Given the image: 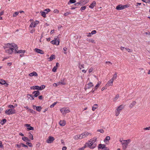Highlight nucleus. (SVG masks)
<instances>
[{"mask_svg": "<svg viewBox=\"0 0 150 150\" xmlns=\"http://www.w3.org/2000/svg\"><path fill=\"white\" fill-rule=\"evenodd\" d=\"M100 86L99 85H98V84H97L95 86V90H96Z\"/></svg>", "mask_w": 150, "mask_h": 150, "instance_id": "680f3d73", "label": "nucleus"}, {"mask_svg": "<svg viewBox=\"0 0 150 150\" xmlns=\"http://www.w3.org/2000/svg\"><path fill=\"white\" fill-rule=\"evenodd\" d=\"M29 138L31 139V140H33V135L32 134H30L29 136Z\"/></svg>", "mask_w": 150, "mask_h": 150, "instance_id": "37998d69", "label": "nucleus"}, {"mask_svg": "<svg viewBox=\"0 0 150 150\" xmlns=\"http://www.w3.org/2000/svg\"><path fill=\"white\" fill-rule=\"evenodd\" d=\"M18 13L19 12H15L13 14V17H15L18 15Z\"/></svg>", "mask_w": 150, "mask_h": 150, "instance_id": "ea45409f", "label": "nucleus"}, {"mask_svg": "<svg viewBox=\"0 0 150 150\" xmlns=\"http://www.w3.org/2000/svg\"><path fill=\"white\" fill-rule=\"evenodd\" d=\"M79 2H80L81 4L80 5H81V6L86 4L87 2L85 0H81L79 1Z\"/></svg>", "mask_w": 150, "mask_h": 150, "instance_id": "7c9ffc66", "label": "nucleus"}, {"mask_svg": "<svg viewBox=\"0 0 150 150\" xmlns=\"http://www.w3.org/2000/svg\"><path fill=\"white\" fill-rule=\"evenodd\" d=\"M32 93L34 94L35 97H36L40 95V93L39 91H33Z\"/></svg>", "mask_w": 150, "mask_h": 150, "instance_id": "dca6fc26", "label": "nucleus"}, {"mask_svg": "<svg viewBox=\"0 0 150 150\" xmlns=\"http://www.w3.org/2000/svg\"><path fill=\"white\" fill-rule=\"evenodd\" d=\"M55 59V56L54 55H51L50 57L48 58V59H49V61H52L54 59Z\"/></svg>", "mask_w": 150, "mask_h": 150, "instance_id": "393cba45", "label": "nucleus"}, {"mask_svg": "<svg viewBox=\"0 0 150 150\" xmlns=\"http://www.w3.org/2000/svg\"><path fill=\"white\" fill-rule=\"evenodd\" d=\"M96 30H93L91 32V34L92 35H93L94 34H95L96 33Z\"/></svg>", "mask_w": 150, "mask_h": 150, "instance_id": "4d7b16f0", "label": "nucleus"}, {"mask_svg": "<svg viewBox=\"0 0 150 150\" xmlns=\"http://www.w3.org/2000/svg\"><path fill=\"white\" fill-rule=\"evenodd\" d=\"M80 134L82 139L86 137L89 135H91V133L87 132H85Z\"/></svg>", "mask_w": 150, "mask_h": 150, "instance_id": "6e6552de", "label": "nucleus"}, {"mask_svg": "<svg viewBox=\"0 0 150 150\" xmlns=\"http://www.w3.org/2000/svg\"><path fill=\"white\" fill-rule=\"evenodd\" d=\"M79 67L80 69H81L82 68H84V64H81L80 63L79 64Z\"/></svg>", "mask_w": 150, "mask_h": 150, "instance_id": "72a5a7b5", "label": "nucleus"}, {"mask_svg": "<svg viewBox=\"0 0 150 150\" xmlns=\"http://www.w3.org/2000/svg\"><path fill=\"white\" fill-rule=\"evenodd\" d=\"M63 49L65 51L64 52V53L65 54H67V52H66V51L67 50V48L66 47H64L63 48Z\"/></svg>", "mask_w": 150, "mask_h": 150, "instance_id": "3c124183", "label": "nucleus"}, {"mask_svg": "<svg viewBox=\"0 0 150 150\" xmlns=\"http://www.w3.org/2000/svg\"><path fill=\"white\" fill-rule=\"evenodd\" d=\"M106 140L108 141L110 139V137L108 136H107L105 139Z\"/></svg>", "mask_w": 150, "mask_h": 150, "instance_id": "13d9d810", "label": "nucleus"}, {"mask_svg": "<svg viewBox=\"0 0 150 150\" xmlns=\"http://www.w3.org/2000/svg\"><path fill=\"white\" fill-rule=\"evenodd\" d=\"M29 110L30 111V113H35V111H34L33 110L31 109H30Z\"/></svg>", "mask_w": 150, "mask_h": 150, "instance_id": "6e6d98bb", "label": "nucleus"}, {"mask_svg": "<svg viewBox=\"0 0 150 150\" xmlns=\"http://www.w3.org/2000/svg\"><path fill=\"white\" fill-rule=\"evenodd\" d=\"M126 5H119L117 6L116 9L118 10H120L125 8L127 7Z\"/></svg>", "mask_w": 150, "mask_h": 150, "instance_id": "0eeeda50", "label": "nucleus"}, {"mask_svg": "<svg viewBox=\"0 0 150 150\" xmlns=\"http://www.w3.org/2000/svg\"><path fill=\"white\" fill-rule=\"evenodd\" d=\"M7 115L12 114L15 113V110L14 109H9L6 110L5 112Z\"/></svg>", "mask_w": 150, "mask_h": 150, "instance_id": "423d86ee", "label": "nucleus"}, {"mask_svg": "<svg viewBox=\"0 0 150 150\" xmlns=\"http://www.w3.org/2000/svg\"><path fill=\"white\" fill-rule=\"evenodd\" d=\"M136 103V102L135 101H133L129 105V107L130 108H132L134 105Z\"/></svg>", "mask_w": 150, "mask_h": 150, "instance_id": "cd10ccee", "label": "nucleus"}, {"mask_svg": "<svg viewBox=\"0 0 150 150\" xmlns=\"http://www.w3.org/2000/svg\"><path fill=\"white\" fill-rule=\"evenodd\" d=\"M30 125L29 124H25V126L27 127V129L28 130H33L34 128L31 126H30Z\"/></svg>", "mask_w": 150, "mask_h": 150, "instance_id": "ddd939ff", "label": "nucleus"}, {"mask_svg": "<svg viewBox=\"0 0 150 150\" xmlns=\"http://www.w3.org/2000/svg\"><path fill=\"white\" fill-rule=\"evenodd\" d=\"M6 119H4L2 120L1 122V125H3L6 122Z\"/></svg>", "mask_w": 150, "mask_h": 150, "instance_id": "4c0bfd02", "label": "nucleus"}, {"mask_svg": "<svg viewBox=\"0 0 150 150\" xmlns=\"http://www.w3.org/2000/svg\"><path fill=\"white\" fill-rule=\"evenodd\" d=\"M60 125L61 126H64L66 124V122L64 120H61L59 122Z\"/></svg>", "mask_w": 150, "mask_h": 150, "instance_id": "6ab92c4d", "label": "nucleus"}, {"mask_svg": "<svg viewBox=\"0 0 150 150\" xmlns=\"http://www.w3.org/2000/svg\"><path fill=\"white\" fill-rule=\"evenodd\" d=\"M8 107L11 108V109H14V106L12 105H9L8 106Z\"/></svg>", "mask_w": 150, "mask_h": 150, "instance_id": "864d4df0", "label": "nucleus"}, {"mask_svg": "<svg viewBox=\"0 0 150 150\" xmlns=\"http://www.w3.org/2000/svg\"><path fill=\"white\" fill-rule=\"evenodd\" d=\"M113 81L112 79H110L106 84V86H112L113 84Z\"/></svg>", "mask_w": 150, "mask_h": 150, "instance_id": "4468645a", "label": "nucleus"}, {"mask_svg": "<svg viewBox=\"0 0 150 150\" xmlns=\"http://www.w3.org/2000/svg\"><path fill=\"white\" fill-rule=\"evenodd\" d=\"M29 76H37L38 74L35 71H34L29 74Z\"/></svg>", "mask_w": 150, "mask_h": 150, "instance_id": "b1692460", "label": "nucleus"}, {"mask_svg": "<svg viewBox=\"0 0 150 150\" xmlns=\"http://www.w3.org/2000/svg\"><path fill=\"white\" fill-rule=\"evenodd\" d=\"M40 13H41V16L45 18L46 17V12H45L44 10L43 11H40Z\"/></svg>", "mask_w": 150, "mask_h": 150, "instance_id": "c756f323", "label": "nucleus"}, {"mask_svg": "<svg viewBox=\"0 0 150 150\" xmlns=\"http://www.w3.org/2000/svg\"><path fill=\"white\" fill-rule=\"evenodd\" d=\"M74 139L75 140L81 139V134H78L74 136L73 137Z\"/></svg>", "mask_w": 150, "mask_h": 150, "instance_id": "2eb2a0df", "label": "nucleus"}, {"mask_svg": "<svg viewBox=\"0 0 150 150\" xmlns=\"http://www.w3.org/2000/svg\"><path fill=\"white\" fill-rule=\"evenodd\" d=\"M39 23V21H35L32 22L31 23L30 25V27L33 28L35 27L36 25Z\"/></svg>", "mask_w": 150, "mask_h": 150, "instance_id": "9d476101", "label": "nucleus"}, {"mask_svg": "<svg viewBox=\"0 0 150 150\" xmlns=\"http://www.w3.org/2000/svg\"><path fill=\"white\" fill-rule=\"evenodd\" d=\"M0 83L2 85L6 84V86H7L8 85V83H6L5 81L2 79H0Z\"/></svg>", "mask_w": 150, "mask_h": 150, "instance_id": "f3484780", "label": "nucleus"}, {"mask_svg": "<svg viewBox=\"0 0 150 150\" xmlns=\"http://www.w3.org/2000/svg\"><path fill=\"white\" fill-rule=\"evenodd\" d=\"M96 4V1H93V2L89 6V7L91 8H93L95 6Z\"/></svg>", "mask_w": 150, "mask_h": 150, "instance_id": "a211bd4d", "label": "nucleus"}, {"mask_svg": "<svg viewBox=\"0 0 150 150\" xmlns=\"http://www.w3.org/2000/svg\"><path fill=\"white\" fill-rule=\"evenodd\" d=\"M28 96H30L31 97V98L30 99V100H33L34 99V96H33V95H28Z\"/></svg>", "mask_w": 150, "mask_h": 150, "instance_id": "de8ad7c7", "label": "nucleus"}, {"mask_svg": "<svg viewBox=\"0 0 150 150\" xmlns=\"http://www.w3.org/2000/svg\"><path fill=\"white\" fill-rule=\"evenodd\" d=\"M119 95H117L113 99V100L114 101H116L117 99L119 98Z\"/></svg>", "mask_w": 150, "mask_h": 150, "instance_id": "79ce46f5", "label": "nucleus"}, {"mask_svg": "<svg viewBox=\"0 0 150 150\" xmlns=\"http://www.w3.org/2000/svg\"><path fill=\"white\" fill-rule=\"evenodd\" d=\"M54 140V138L50 136L46 141L47 143H50L52 142Z\"/></svg>", "mask_w": 150, "mask_h": 150, "instance_id": "9b49d317", "label": "nucleus"}, {"mask_svg": "<svg viewBox=\"0 0 150 150\" xmlns=\"http://www.w3.org/2000/svg\"><path fill=\"white\" fill-rule=\"evenodd\" d=\"M54 13H59V11L57 9H56L54 10Z\"/></svg>", "mask_w": 150, "mask_h": 150, "instance_id": "338daca9", "label": "nucleus"}, {"mask_svg": "<svg viewBox=\"0 0 150 150\" xmlns=\"http://www.w3.org/2000/svg\"><path fill=\"white\" fill-rule=\"evenodd\" d=\"M105 63L108 64L109 66L112 65V63L109 61H107L105 62Z\"/></svg>", "mask_w": 150, "mask_h": 150, "instance_id": "8fccbe9b", "label": "nucleus"}, {"mask_svg": "<svg viewBox=\"0 0 150 150\" xmlns=\"http://www.w3.org/2000/svg\"><path fill=\"white\" fill-rule=\"evenodd\" d=\"M45 12H46V13H48L50 11V9L47 8L44 10Z\"/></svg>", "mask_w": 150, "mask_h": 150, "instance_id": "a18cd8bd", "label": "nucleus"}, {"mask_svg": "<svg viewBox=\"0 0 150 150\" xmlns=\"http://www.w3.org/2000/svg\"><path fill=\"white\" fill-rule=\"evenodd\" d=\"M51 43L53 44L57 45H58L59 43V40H57V38H54V40L51 41Z\"/></svg>", "mask_w": 150, "mask_h": 150, "instance_id": "1a4fd4ad", "label": "nucleus"}, {"mask_svg": "<svg viewBox=\"0 0 150 150\" xmlns=\"http://www.w3.org/2000/svg\"><path fill=\"white\" fill-rule=\"evenodd\" d=\"M123 108L124 106L122 105H121L117 107L115 110V115L116 116L119 115L120 111L123 109Z\"/></svg>", "mask_w": 150, "mask_h": 150, "instance_id": "39448f33", "label": "nucleus"}, {"mask_svg": "<svg viewBox=\"0 0 150 150\" xmlns=\"http://www.w3.org/2000/svg\"><path fill=\"white\" fill-rule=\"evenodd\" d=\"M35 29H32L30 30V33H33L35 31Z\"/></svg>", "mask_w": 150, "mask_h": 150, "instance_id": "69168bd1", "label": "nucleus"}, {"mask_svg": "<svg viewBox=\"0 0 150 150\" xmlns=\"http://www.w3.org/2000/svg\"><path fill=\"white\" fill-rule=\"evenodd\" d=\"M45 86L44 85H42L40 86H39V90H41L45 88Z\"/></svg>", "mask_w": 150, "mask_h": 150, "instance_id": "f704fd0d", "label": "nucleus"}, {"mask_svg": "<svg viewBox=\"0 0 150 150\" xmlns=\"http://www.w3.org/2000/svg\"><path fill=\"white\" fill-rule=\"evenodd\" d=\"M53 85L55 87H56L58 86V85H57V83H54V84H53Z\"/></svg>", "mask_w": 150, "mask_h": 150, "instance_id": "e2e57ef3", "label": "nucleus"}, {"mask_svg": "<svg viewBox=\"0 0 150 150\" xmlns=\"http://www.w3.org/2000/svg\"><path fill=\"white\" fill-rule=\"evenodd\" d=\"M120 141L122 145L123 149L125 150L126 149L128 144L131 142V140L130 139L126 140H124Z\"/></svg>", "mask_w": 150, "mask_h": 150, "instance_id": "7ed1b4c3", "label": "nucleus"}, {"mask_svg": "<svg viewBox=\"0 0 150 150\" xmlns=\"http://www.w3.org/2000/svg\"><path fill=\"white\" fill-rule=\"evenodd\" d=\"M87 147L86 146V144H85V145L83 146V147L79 149L78 150H84V149Z\"/></svg>", "mask_w": 150, "mask_h": 150, "instance_id": "a19ab883", "label": "nucleus"}, {"mask_svg": "<svg viewBox=\"0 0 150 150\" xmlns=\"http://www.w3.org/2000/svg\"><path fill=\"white\" fill-rule=\"evenodd\" d=\"M71 13L70 12H67L64 13V15L65 16H68L69 14H70Z\"/></svg>", "mask_w": 150, "mask_h": 150, "instance_id": "58836bf2", "label": "nucleus"}, {"mask_svg": "<svg viewBox=\"0 0 150 150\" xmlns=\"http://www.w3.org/2000/svg\"><path fill=\"white\" fill-rule=\"evenodd\" d=\"M26 144L27 145H28V146H30V147H31L32 146V144L31 143H29V142H27L26 143Z\"/></svg>", "mask_w": 150, "mask_h": 150, "instance_id": "bf43d9fd", "label": "nucleus"}, {"mask_svg": "<svg viewBox=\"0 0 150 150\" xmlns=\"http://www.w3.org/2000/svg\"><path fill=\"white\" fill-rule=\"evenodd\" d=\"M76 2L75 0H69V2H68V4H69L70 3L73 4Z\"/></svg>", "mask_w": 150, "mask_h": 150, "instance_id": "e433bc0d", "label": "nucleus"}, {"mask_svg": "<svg viewBox=\"0 0 150 150\" xmlns=\"http://www.w3.org/2000/svg\"><path fill=\"white\" fill-rule=\"evenodd\" d=\"M17 49H16V51H14L15 53L24 54L25 52V50H19L17 51Z\"/></svg>", "mask_w": 150, "mask_h": 150, "instance_id": "5701e85b", "label": "nucleus"}, {"mask_svg": "<svg viewBox=\"0 0 150 150\" xmlns=\"http://www.w3.org/2000/svg\"><path fill=\"white\" fill-rule=\"evenodd\" d=\"M56 104H57L56 102H54V103H53L51 105H50V107L51 108H52Z\"/></svg>", "mask_w": 150, "mask_h": 150, "instance_id": "49530a36", "label": "nucleus"}, {"mask_svg": "<svg viewBox=\"0 0 150 150\" xmlns=\"http://www.w3.org/2000/svg\"><path fill=\"white\" fill-rule=\"evenodd\" d=\"M4 49L5 50L6 53L11 54L13 53L14 50H16V49H18L17 45L14 43H7L4 46Z\"/></svg>", "mask_w": 150, "mask_h": 150, "instance_id": "f257e3e1", "label": "nucleus"}, {"mask_svg": "<svg viewBox=\"0 0 150 150\" xmlns=\"http://www.w3.org/2000/svg\"><path fill=\"white\" fill-rule=\"evenodd\" d=\"M16 146L18 148H20L22 146V144H21V143L20 144H17L16 145Z\"/></svg>", "mask_w": 150, "mask_h": 150, "instance_id": "052dcab7", "label": "nucleus"}, {"mask_svg": "<svg viewBox=\"0 0 150 150\" xmlns=\"http://www.w3.org/2000/svg\"><path fill=\"white\" fill-rule=\"evenodd\" d=\"M120 49L122 50L123 51L124 49L126 50L127 48L123 47H121Z\"/></svg>", "mask_w": 150, "mask_h": 150, "instance_id": "0e129e2a", "label": "nucleus"}, {"mask_svg": "<svg viewBox=\"0 0 150 150\" xmlns=\"http://www.w3.org/2000/svg\"><path fill=\"white\" fill-rule=\"evenodd\" d=\"M65 84V83L64 82V80H61V81H59L58 82H57V85H58V86L60 85H64Z\"/></svg>", "mask_w": 150, "mask_h": 150, "instance_id": "a878e982", "label": "nucleus"}, {"mask_svg": "<svg viewBox=\"0 0 150 150\" xmlns=\"http://www.w3.org/2000/svg\"><path fill=\"white\" fill-rule=\"evenodd\" d=\"M97 131L99 132L102 133H103L104 132V130L102 129H98L97 130Z\"/></svg>", "mask_w": 150, "mask_h": 150, "instance_id": "603ef678", "label": "nucleus"}, {"mask_svg": "<svg viewBox=\"0 0 150 150\" xmlns=\"http://www.w3.org/2000/svg\"><path fill=\"white\" fill-rule=\"evenodd\" d=\"M42 109V108L40 106H38L36 107V110L38 112H40Z\"/></svg>", "mask_w": 150, "mask_h": 150, "instance_id": "2f4dec72", "label": "nucleus"}, {"mask_svg": "<svg viewBox=\"0 0 150 150\" xmlns=\"http://www.w3.org/2000/svg\"><path fill=\"white\" fill-rule=\"evenodd\" d=\"M57 69V66H54L52 69V71L54 72H55Z\"/></svg>", "mask_w": 150, "mask_h": 150, "instance_id": "c03bdc74", "label": "nucleus"}, {"mask_svg": "<svg viewBox=\"0 0 150 150\" xmlns=\"http://www.w3.org/2000/svg\"><path fill=\"white\" fill-rule=\"evenodd\" d=\"M93 70V68L91 67L90 69H89L88 70V72L89 73L91 72Z\"/></svg>", "mask_w": 150, "mask_h": 150, "instance_id": "5fc2aeb1", "label": "nucleus"}, {"mask_svg": "<svg viewBox=\"0 0 150 150\" xmlns=\"http://www.w3.org/2000/svg\"><path fill=\"white\" fill-rule=\"evenodd\" d=\"M86 8V6H82L81 7V8H80V10L81 11H82L84 10Z\"/></svg>", "mask_w": 150, "mask_h": 150, "instance_id": "09e8293b", "label": "nucleus"}, {"mask_svg": "<svg viewBox=\"0 0 150 150\" xmlns=\"http://www.w3.org/2000/svg\"><path fill=\"white\" fill-rule=\"evenodd\" d=\"M98 105L96 104H95L94 106L92 107V110L94 111L97 108Z\"/></svg>", "mask_w": 150, "mask_h": 150, "instance_id": "c9c22d12", "label": "nucleus"}, {"mask_svg": "<svg viewBox=\"0 0 150 150\" xmlns=\"http://www.w3.org/2000/svg\"><path fill=\"white\" fill-rule=\"evenodd\" d=\"M117 74L116 72H115V74L113 75L112 77L111 78V79H112L114 81V80L116 79L117 77Z\"/></svg>", "mask_w": 150, "mask_h": 150, "instance_id": "c85d7f7f", "label": "nucleus"}, {"mask_svg": "<svg viewBox=\"0 0 150 150\" xmlns=\"http://www.w3.org/2000/svg\"><path fill=\"white\" fill-rule=\"evenodd\" d=\"M60 111L63 115H65L67 113L70 112L69 108L68 107H64L60 110Z\"/></svg>", "mask_w": 150, "mask_h": 150, "instance_id": "20e7f679", "label": "nucleus"}, {"mask_svg": "<svg viewBox=\"0 0 150 150\" xmlns=\"http://www.w3.org/2000/svg\"><path fill=\"white\" fill-rule=\"evenodd\" d=\"M35 51L38 53H40L42 54H44V52L43 50L38 48H35Z\"/></svg>", "mask_w": 150, "mask_h": 150, "instance_id": "f8f14e48", "label": "nucleus"}, {"mask_svg": "<svg viewBox=\"0 0 150 150\" xmlns=\"http://www.w3.org/2000/svg\"><path fill=\"white\" fill-rule=\"evenodd\" d=\"M144 130H149L150 129V127H146L144 129Z\"/></svg>", "mask_w": 150, "mask_h": 150, "instance_id": "774afa93", "label": "nucleus"}, {"mask_svg": "<svg viewBox=\"0 0 150 150\" xmlns=\"http://www.w3.org/2000/svg\"><path fill=\"white\" fill-rule=\"evenodd\" d=\"M22 139L25 142H30V140L27 137H23L22 138Z\"/></svg>", "mask_w": 150, "mask_h": 150, "instance_id": "bb28decb", "label": "nucleus"}, {"mask_svg": "<svg viewBox=\"0 0 150 150\" xmlns=\"http://www.w3.org/2000/svg\"><path fill=\"white\" fill-rule=\"evenodd\" d=\"M97 138L94 137L91 139L86 143V146L90 149H93L96 147L97 145Z\"/></svg>", "mask_w": 150, "mask_h": 150, "instance_id": "f03ea898", "label": "nucleus"}, {"mask_svg": "<svg viewBox=\"0 0 150 150\" xmlns=\"http://www.w3.org/2000/svg\"><path fill=\"white\" fill-rule=\"evenodd\" d=\"M39 86H33L30 87L31 89L39 90Z\"/></svg>", "mask_w": 150, "mask_h": 150, "instance_id": "4be33fe9", "label": "nucleus"}, {"mask_svg": "<svg viewBox=\"0 0 150 150\" xmlns=\"http://www.w3.org/2000/svg\"><path fill=\"white\" fill-rule=\"evenodd\" d=\"M105 145L104 144H99L98 145V149H103L105 147Z\"/></svg>", "mask_w": 150, "mask_h": 150, "instance_id": "412c9836", "label": "nucleus"}, {"mask_svg": "<svg viewBox=\"0 0 150 150\" xmlns=\"http://www.w3.org/2000/svg\"><path fill=\"white\" fill-rule=\"evenodd\" d=\"M93 83L90 82L89 83H88L87 84V88H86L85 89V90L87 88H88V89L90 88L91 87H93Z\"/></svg>", "mask_w": 150, "mask_h": 150, "instance_id": "aec40b11", "label": "nucleus"}, {"mask_svg": "<svg viewBox=\"0 0 150 150\" xmlns=\"http://www.w3.org/2000/svg\"><path fill=\"white\" fill-rule=\"evenodd\" d=\"M88 41V42H91L92 43H95L96 42L95 41V40H94L93 39H88V38L87 39V40H86Z\"/></svg>", "mask_w": 150, "mask_h": 150, "instance_id": "473e14b6", "label": "nucleus"}]
</instances>
